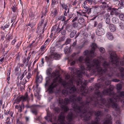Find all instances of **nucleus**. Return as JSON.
Here are the masks:
<instances>
[{"label":"nucleus","mask_w":124,"mask_h":124,"mask_svg":"<svg viewBox=\"0 0 124 124\" xmlns=\"http://www.w3.org/2000/svg\"><path fill=\"white\" fill-rule=\"evenodd\" d=\"M108 65V63L104 61L102 63V68L100 64H99V67H100L101 68V71L98 70L97 69H96L93 66L91 67L90 69L87 70L86 69L87 65H86V67L84 65H81V69H75V67H70L69 68V69L71 70V73L72 74H76L79 77H82V74H83L84 75H85L87 77H90L91 74L90 73H88L87 71L89 72L91 70V72L92 71L93 73H95L96 72V70L99 73V74H100V72H101L103 73H105V71L107 70L106 67H107Z\"/></svg>","instance_id":"7ed1b4c3"},{"label":"nucleus","mask_w":124,"mask_h":124,"mask_svg":"<svg viewBox=\"0 0 124 124\" xmlns=\"http://www.w3.org/2000/svg\"><path fill=\"white\" fill-rule=\"evenodd\" d=\"M77 33V31H76L74 30L72 31L70 34V36L71 38H73Z\"/></svg>","instance_id":"f704fd0d"},{"label":"nucleus","mask_w":124,"mask_h":124,"mask_svg":"<svg viewBox=\"0 0 124 124\" xmlns=\"http://www.w3.org/2000/svg\"><path fill=\"white\" fill-rule=\"evenodd\" d=\"M79 23L81 24H82V23H84L85 21V20L83 18L80 17L78 20Z\"/></svg>","instance_id":"ea45409f"},{"label":"nucleus","mask_w":124,"mask_h":124,"mask_svg":"<svg viewBox=\"0 0 124 124\" xmlns=\"http://www.w3.org/2000/svg\"><path fill=\"white\" fill-rule=\"evenodd\" d=\"M36 23L34 22H32L31 23H29L28 24V26H30L31 28H33V27L35 26L36 25Z\"/></svg>","instance_id":"a18cd8bd"},{"label":"nucleus","mask_w":124,"mask_h":124,"mask_svg":"<svg viewBox=\"0 0 124 124\" xmlns=\"http://www.w3.org/2000/svg\"><path fill=\"white\" fill-rule=\"evenodd\" d=\"M112 21L115 24H117L119 22V19L117 18L113 17L112 19Z\"/></svg>","instance_id":"e433bc0d"},{"label":"nucleus","mask_w":124,"mask_h":124,"mask_svg":"<svg viewBox=\"0 0 124 124\" xmlns=\"http://www.w3.org/2000/svg\"><path fill=\"white\" fill-rule=\"evenodd\" d=\"M92 9L93 10V13L95 14H97L98 13L99 8L96 6L93 7Z\"/></svg>","instance_id":"c9c22d12"},{"label":"nucleus","mask_w":124,"mask_h":124,"mask_svg":"<svg viewBox=\"0 0 124 124\" xmlns=\"http://www.w3.org/2000/svg\"><path fill=\"white\" fill-rule=\"evenodd\" d=\"M99 51L101 53L103 54L105 52V49L103 47H101L99 48Z\"/></svg>","instance_id":"3c124183"},{"label":"nucleus","mask_w":124,"mask_h":124,"mask_svg":"<svg viewBox=\"0 0 124 124\" xmlns=\"http://www.w3.org/2000/svg\"><path fill=\"white\" fill-rule=\"evenodd\" d=\"M114 86L113 85H111L109 86V88L107 89L109 93V96L111 97V98H113V96L112 95H111V96H110V93H112L113 92H114L113 91L114 89Z\"/></svg>","instance_id":"cd10ccee"},{"label":"nucleus","mask_w":124,"mask_h":124,"mask_svg":"<svg viewBox=\"0 0 124 124\" xmlns=\"http://www.w3.org/2000/svg\"><path fill=\"white\" fill-rule=\"evenodd\" d=\"M6 37L5 40L3 43V44H5V42H6V43H8V42L10 41L11 39H12L13 38L12 35H7Z\"/></svg>","instance_id":"4be33fe9"},{"label":"nucleus","mask_w":124,"mask_h":124,"mask_svg":"<svg viewBox=\"0 0 124 124\" xmlns=\"http://www.w3.org/2000/svg\"><path fill=\"white\" fill-rule=\"evenodd\" d=\"M53 114H51L49 111H47V117H49L50 118H51L52 117Z\"/></svg>","instance_id":"c03bdc74"},{"label":"nucleus","mask_w":124,"mask_h":124,"mask_svg":"<svg viewBox=\"0 0 124 124\" xmlns=\"http://www.w3.org/2000/svg\"><path fill=\"white\" fill-rule=\"evenodd\" d=\"M30 53H31V52H30L29 53V54L28 55V56L27 57V60L28 61L27 62H28L29 61V60L31 58V55H30Z\"/></svg>","instance_id":"338daca9"},{"label":"nucleus","mask_w":124,"mask_h":124,"mask_svg":"<svg viewBox=\"0 0 124 124\" xmlns=\"http://www.w3.org/2000/svg\"><path fill=\"white\" fill-rule=\"evenodd\" d=\"M94 115L97 117L102 116L103 115V113L101 111L98 110L95 111Z\"/></svg>","instance_id":"c85d7f7f"},{"label":"nucleus","mask_w":124,"mask_h":124,"mask_svg":"<svg viewBox=\"0 0 124 124\" xmlns=\"http://www.w3.org/2000/svg\"><path fill=\"white\" fill-rule=\"evenodd\" d=\"M54 110L57 113H58L60 111V109L58 107H55L54 108Z\"/></svg>","instance_id":"09e8293b"},{"label":"nucleus","mask_w":124,"mask_h":124,"mask_svg":"<svg viewBox=\"0 0 124 124\" xmlns=\"http://www.w3.org/2000/svg\"><path fill=\"white\" fill-rule=\"evenodd\" d=\"M90 53L89 51L88 50L85 51L83 53L84 55L86 56L85 59L86 65H87L86 69H90L91 67L93 66L97 69L98 70L101 71V68L100 67H99V64L101 63L100 60L95 59L92 61V59L93 57L90 55Z\"/></svg>","instance_id":"423d86ee"},{"label":"nucleus","mask_w":124,"mask_h":124,"mask_svg":"<svg viewBox=\"0 0 124 124\" xmlns=\"http://www.w3.org/2000/svg\"><path fill=\"white\" fill-rule=\"evenodd\" d=\"M62 80V78L60 75L54 78L52 80V82L51 85L49 86L48 88V90L50 93H53V89L57 85V81L59 83L61 82Z\"/></svg>","instance_id":"1a4fd4ad"},{"label":"nucleus","mask_w":124,"mask_h":124,"mask_svg":"<svg viewBox=\"0 0 124 124\" xmlns=\"http://www.w3.org/2000/svg\"><path fill=\"white\" fill-rule=\"evenodd\" d=\"M86 9H85L84 11L86 12V13L88 14V15H89L91 13V8H87Z\"/></svg>","instance_id":"58836bf2"},{"label":"nucleus","mask_w":124,"mask_h":124,"mask_svg":"<svg viewBox=\"0 0 124 124\" xmlns=\"http://www.w3.org/2000/svg\"><path fill=\"white\" fill-rule=\"evenodd\" d=\"M66 17L62 15L59 16L58 19L62 21H64V23L66 20Z\"/></svg>","instance_id":"473e14b6"},{"label":"nucleus","mask_w":124,"mask_h":124,"mask_svg":"<svg viewBox=\"0 0 124 124\" xmlns=\"http://www.w3.org/2000/svg\"><path fill=\"white\" fill-rule=\"evenodd\" d=\"M70 47H69L68 46H66L64 48V51L65 54H66L67 53H70Z\"/></svg>","instance_id":"2f4dec72"},{"label":"nucleus","mask_w":124,"mask_h":124,"mask_svg":"<svg viewBox=\"0 0 124 124\" xmlns=\"http://www.w3.org/2000/svg\"><path fill=\"white\" fill-rule=\"evenodd\" d=\"M73 14H72L71 13H68V18L64 23V24H66L70 20L72 19L74 17H73Z\"/></svg>","instance_id":"b1692460"},{"label":"nucleus","mask_w":124,"mask_h":124,"mask_svg":"<svg viewBox=\"0 0 124 124\" xmlns=\"http://www.w3.org/2000/svg\"><path fill=\"white\" fill-rule=\"evenodd\" d=\"M71 41V39H67L65 41V44L66 45H67L70 43Z\"/></svg>","instance_id":"680f3d73"},{"label":"nucleus","mask_w":124,"mask_h":124,"mask_svg":"<svg viewBox=\"0 0 124 124\" xmlns=\"http://www.w3.org/2000/svg\"><path fill=\"white\" fill-rule=\"evenodd\" d=\"M109 93L107 89H104L103 91L101 92L99 90H96L95 91V95L92 96H87L86 97L87 101L89 102V106L90 108L92 111L93 113V108L95 107L98 108H104V110L106 112H107L108 111V108L106 106V104L108 102L107 99H106L102 97L103 95H109Z\"/></svg>","instance_id":"f03ea898"},{"label":"nucleus","mask_w":124,"mask_h":124,"mask_svg":"<svg viewBox=\"0 0 124 124\" xmlns=\"http://www.w3.org/2000/svg\"><path fill=\"white\" fill-rule=\"evenodd\" d=\"M96 35L99 36L104 34L105 31L103 29H97L96 30Z\"/></svg>","instance_id":"6ab92c4d"},{"label":"nucleus","mask_w":124,"mask_h":124,"mask_svg":"<svg viewBox=\"0 0 124 124\" xmlns=\"http://www.w3.org/2000/svg\"><path fill=\"white\" fill-rule=\"evenodd\" d=\"M109 9L111 10L110 12V14L111 15H115L116 16H119L120 13L118 12V10L115 8H113L112 9L111 8H110Z\"/></svg>","instance_id":"f3484780"},{"label":"nucleus","mask_w":124,"mask_h":124,"mask_svg":"<svg viewBox=\"0 0 124 124\" xmlns=\"http://www.w3.org/2000/svg\"><path fill=\"white\" fill-rule=\"evenodd\" d=\"M119 26L120 27V29L122 30L124 29V24L121 22L119 23Z\"/></svg>","instance_id":"de8ad7c7"},{"label":"nucleus","mask_w":124,"mask_h":124,"mask_svg":"<svg viewBox=\"0 0 124 124\" xmlns=\"http://www.w3.org/2000/svg\"><path fill=\"white\" fill-rule=\"evenodd\" d=\"M36 75V82L39 83H41L43 79V78L42 76L41 75L38 76Z\"/></svg>","instance_id":"bb28decb"},{"label":"nucleus","mask_w":124,"mask_h":124,"mask_svg":"<svg viewBox=\"0 0 124 124\" xmlns=\"http://www.w3.org/2000/svg\"><path fill=\"white\" fill-rule=\"evenodd\" d=\"M26 73L27 72H26V71L24 70L23 73L22 74V75L20 78V80H22L24 76L26 74Z\"/></svg>","instance_id":"8fccbe9b"},{"label":"nucleus","mask_w":124,"mask_h":124,"mask_svg":"<svg viewBox=\"0 0 124 124\" xmlns=\"http://www.w3.org/2000/svg\"><path fill=\"white\" fill-rule=\"evenodd\" d=\"M73 116V114L72 112H70L69 113L67 116V119L69 122H70L72 121Z\"/></svg>","instance_id":"aec40b11"},{"label":"nucleus","mask_w":124,"mask_h":124,"mask_svg":"<svg viewBox=\"0 0 124 124\" xmlns=\"http://www.w3.org/2000/svg\"><path fill=\"white\" fill-rule=\"evenodd\" d=\"M82 11L81 12L79 11H77L76 12L77 14V16H82Z\"/></svg>","instance_id":"5fc2aeb1"},{"label":"nucleus","mask_w":124,"mask_h":124,"mask_svg":"<svg viewBox=\"0 0 124 124\" xmlns=\"http://www.w3.org/2000/svg\"><path fill=\"white\" fill-rule=\"evenodd\" d=\"M122 86L121 84H118L116 85V89L117 90L120 91L122 89Z\"/></svg>","instance_id":"a19ab883"},{"label":"nucleus","mask_w":124,"mask_h":124,"mask_svg":"<svg viewBox=\"0 0 124 124\" xmlns=\"http://www.w3.org/2000/svg\"><path fill=\"white\" fill-rule=\"evenodd\" d=\"M67 89L70 91L69 93L71 95V93H75L76 91V89L75 85H72L70 86L67 87ZM72 94L76 95L77 96L76 94Z\"/></svg>","instance_id":"dca6fc26"},{"label":"nucleus","mask_w":124,"mask_h":124,"mask_svg":"<svg viewBox=\"0 0 124 124\" xmlns=\"http://www.w3.org/2000/svg\"><path fill=\"white\" fill-rule=\"evenodd\" d=\"M52 70L51 68H49L47 69L46 71L47 74L48 76H50L52 78H54L55 77H57L58 75H60L59 72L58 70H55L51 74Z\"/></svg>","instance_id":"9b49d317"},{"label":"nucleus","mask_w":124,"mask_h":124,"mask_svg":"<svg viewBox=\"0 0 124 124\" xmlns=\"http://www.w3.org/2000/svg\"><path fill=\"white\" fill-rule=\"evenodd\" d=\"M59 26H58V27H57L56 26H53L51 29V31L52 32L54 31H55L57 33L61 31V28L59 27Z\"/></svg>","instance_id":"5701e85b"},{"label":"nucleus","mask_w":124,"mask_h":124,"mask_svg":"<svg viewBox=\"0 0 124 124\" xmlns=\"http://www.w3.org/2000/svg\"><path fill=\"white\" fill-rule=\"evenodd\" d=\"M62 93L63 96H66L68 95V92L67 90L63 89L62 90Z\"/></svg>","instance_id":"4c0bfd02"},{"label":"nucleus","mask_w":124,"mask_h":124,"mask_svg":"<svg viewBox=\"0 0 124 124\" xmlns=\"http://www.w3.org/2000/svg\"><path fill=\"white\" fill-rule=\"evenodd\" d=\"M29 100V97L28 94L26 92L24 96L22 95L21 96L18 97L15 101L16 103L18 104L22 100L23 101H24L27 100Z\"/></svg>","instance_id":"9d476101"},{"label":"nucleus","mask_w":124,"mask_h":124,"mask_svg":"<svg viewBox=\"0 0 124 124\" xmlns=\"http://www.w3.org/2000/svg\"><path fill=\"white\" fill-rule=\"evenodd\" d=\"M73 4H72V5L73 6L75 7V8L76 9H77V7L76 6H76V5L77 3V2L76 1H75L74 2H72Z\"/></svg>","instance_id":"69168bd1"},{"label":"nucleus","mask_w":124,"mask_h":124,"mask_svg":"<svg viewBox=\"0 0 124 124\" xmlns=\"http://www.w3.org/2000/svg\"><path fill=\"white\" fill-rule=\"evenodd\" d=\"M21 70L20 68L17 65L15 69V72H17L19 70Z\"/></svg>","instance_id":"bf43d9fd"},{"label":"nucleus","mask_w":124,"mask_h":124,"mask_svg":"<svg viewBox=\"0 0 124 124\" xmlns=\"http://www.w3.org/2000/svg\"><path fill=\"white\" fill-rule=\"evenodd\" d=\"M118 69L120 72L116 73V76L123 79H124V72H123L124 69L123 67L120 66L119 67Z\"/></svg>","instance_id":"4468645a"},{"label":"nucleus","mask_w":124,"mask_h":124,"mask_svg":"<svg viewBox=\"0 0 124 124\" xmlns=\"http://www.w3.org/2000/svg\"><path fill=\"white\" fill-rule=\"evenodd\" d=\"M104 62L108 63L107 67H106L107 70L105 73H103L102 72H100L99 74V80H101L102 83H104L103 84V85H108L110 84V82L108 79L115 74V71H113L112 69L110 68L109 63H108L107 61Z\"/></svg>","instance_id":"39448f33"},{"label":"nucleus","mask_w":124,"mask_h":124,"mask_svg":"<svg viewBox=\"0 0 124 124\" xmlns=\"http://www.w3.org/2000/svg\"><path fill=\"white\" fill-rule=\"evenodd\" d=\"M5 36L4 35H2L1 36L0 40L1 41H3L4 39Z\"/></svg>","instance_id":"774afa93"},{"label":"nucleus","mask_w":124,"mask_h":124,"mask_svg":"<svg viewBox=\"0 0 124 124\" xmlns=\"http://www.w3.org/2000/svg\"><path fill=\"white\" fill-rule=\"evenodd\" d=\"M34 73V74H36V75H38L39 73L38 71V70L37 69H34V71H33L32 72V74H33Z\"/></svg>","instance_id":"4d7b16f0"},{"label":"nucleus","mask_w":124,"mask_h":124,"mask_svg":"<svg viewBox=\"0 0 124 124\" xmlns=\"http://www.w3.org/2000/svg\"><path fill=\"white\" fill-rule=\"evenodd\" d=\"M55 4H51L50 6V9L51 10L53 11L54 9H55V8H55Z\"/></svg>","instance_id":"6e6d98bb"},{"label":"nucleus","mask_w":124,"mask_h":124,"mask_svg":"<svg viewBox=\"0 0 124 124\" xmlns=\"http://www.w3.org/2000/svg\"><path fill=\"white\" fill-rule=\"evenodd\" d=\"M48 22L47 20L45 19V17L43 19H42L41 21L39 23V25L40 26H42V24H44V25L43 27V32L42 33H44V31L45 29V27L46 26L47 23Z\"/></svg>","instance_id":"ddd939ff"},{"label":"nucleus","mask_w":124,"mask_h":124,"mask_svg":"<svg viewBox=\"0 0 124 124\" xmlns=\"http://www.w3.org/2000/svg\"><path fill=\"white\" fill-rule=\"evenodd\" d=\"M59 104L61 105L60 106L61 108L62 109V110L64 112H67L69 110V108L67 105H63L64 104V101L62 98H59Z\"/></svg>","instance_id":"f8f14e48"},{"label":"nucleus","mask_w":124,"mask_h":124,"mask_svg":"<svg viewBox=\"0 0 124 124\" xmlns=\"http://www.w3.org/2000/svg\"><path fill=\"white\" fill-rule=\"evenodd\" d=\"M31 111L35 115H37L38 111V107L37 106L34 105L31 107Z\"/></svg>","instance_id":"a211bd4d"},{"label":"nucleus","mask_w":124,"mask_h":124,"mask_svg":"<svg viewBox=\"0 0 124 124\" xmlns=\"http://www.w3.org/2000/svg\"><path fill=\"white\" fill-rule=\"evenodd\" d=\"M32 76V75L31 73V71H29V72L28 73V74L26 76V78L27 79V80L26 79V78H24V80L25 81V83H27L28 81H29V80L30 78Z\"/></svg>","instance_id":"c756f323"},{"label":"nucleus","mask_w":124,"mask_h":124,"mask_svg":"<svg viewBox=\"0 0 124 124\" xmlns=\"http://www.w3.org/2000/svg\"><path fill=\"white\" fill-rule=\"evenodd\" d=\"M82 99V97L81 96L77 97L76 95L71 94L69 96V98H66L64 99V104L66 105L70 102H73L72 107L77 113L76 117L88 121L91 118L93 111L89 106V102L87 100L85 101L81 102Z\"/></svg>","instance_id":"f257e3e1"},{"label":"nucleus","mask_w":124,"mask_h":124,"mask_svg":"<svg viewBox=\"0 0 124 124\" xmlns=\"http://www.w3.org/2000/svg\"><path fill=\"white\" fill-rule=\"evenodd\" d=\"M109 28L111 32H114L116 30V27L115 25L112 24H110L109 26Z\"/></svg>","instance_id":"393cba45"},{"label":"nucleus","mask_w":124,"mask_h":124,"mask_svg":"<svg viewBox=\"0 0 124 124\" xmlns=\"http://www.w3.org/2000/svg\"><path fill=\"white\" fill-rule=\"evenodd\" d=\"M110 96L112 95L113 98H111L108 100V102L106 104L108 108L111 107L115 108V110L120 114L121 111L120 108L116 101L120 100L122 103H124V99L121 100V98H124V91H117L116 94L115 92H113L110 93Z\"/></svg>","instance_id":"20e7f679"},{"label":"nucleus","mask_w":124,"mask_h":124,"mask_svg":"<svg viewBox=\"0 0 124 124\" xmlns=\"http://www.w3.org/2000/svg\"><path fill=\"white\" fill-rule=\"evenodd\" d=\"M119 16L120 20L124 21V15L122 14H120Z\"/></svg>","instance_id":"49530a36"},{"label":"nucleus","mask_w":124,"mask_h":124,"mask_svg":"<svg viewBox=\"0 0 124 124\" xmlns=\"http://www.w3.org/2000/svg\"><path fill=\"white\" fill-rule=\"evenodd\" d=\"M54 10V11L53 12L52 11L51 12L52 13H53L54 15V16H55L57 15L58 11L57 8H55V9Z\"/></svg>","instance_id":"37998d69"},{"label":"nucleus","mask_w":124,"mask_h":124,"mask_svg":"<svg viewBox=\"0 0 124 124\" xmlns=\"http://www.w3.org/2000/svg\"><path fill=\"white\" fill-rule=\"evenodd\" d=\"M79 81H78L77 85L78 86L81 85V86L78 89L79 92L82 93V96H87V94L89 92L87 88L86 87V83L85 82L83 83L81 80H79Z\"/></svg>","instance_id":"6e6552de"},{"label":"nucleus","mask_w":124,"mask_h":124,"mask_svg":"<svg viewBox=\"0 0 124 124\" xmlns=\"http://www.w3.org/2000/svg\"><path fill=\"white\" fill-rule=\"evenodd\" d=\"M58 0H52L51 4L56 5L58 3Z\"/></svg>","instance_id":"052dcab7"},{"label":"nucleus","mask_w":124,"mask_h":124,"mask_svg":"<svg viewBox=\"0 0 124 124\" xmlns=\"http://www.w3.org/2000/svg\"><path fill=\"white\" fill-rule=\"evenodd\" d=\"M110 68H111L112 70L115 71V73L116 72L117 67L119 66V63L120 65H124V63L123 61H121L119 62L117 56L116 54L114 52H112L110 54V58L109 60Z\"/></svg>","instance_id":"0eeeda50"},{"label":"nucleus","mask_w":124,"mask_h":124,"mask_svg":"<svg viewBox=\"0 0 124 124\" xmlns=\"http://www.w3.org/2000/svg\"><path fill=\"white\" fill-rule=\"evenodd\" d=\"M107 38L109 40H112L113 39V36L110 32H108L106 35Z\"/></svg>","instance_id":"a878e982"},{"label":"nucleus","mask_w":124,"mask_h":124,"mask_svg":"<svg viewBox=\"0 0 124 124\" xmlns=\"http://www.w3.org/2000/svg\"><path fill=\"white\" fill-rule=\"evenodd\" d=\"M60 7L63 9H64L65 11H67V12L68 13L70 10L69 7L67 5V4H65L64 1L62 2H60Z\"/></svg>","instance_id":"2eb2a0df"},{"label":"nucleus","mask_w":124,"mask_h":124,"mask_svg":"<svg viewBox=\"0 0 124 124\" xmlns=\"http://www.w3.org/2000/svg\"><path fill=\"white\" fill-rule=\"evenodd\" d=\"M88 14L86 12H82V17L84 16L87 18L88 17Z\"/></svg>","instance_id":"13d9d810"},{"label":"nucleus","mask_w":124,"mask_h":124,"mask_svg":"<svg viewBox=\"0 0 124 124\" xmlns=\"http://www.w3.org/2000/svg\"><path fill=\"white\" fill-rule=\"evenodd\" d=\"M46 44H44V45L42 46L40 48V49H41V51H44L45 49V48L46 47Z\"/></svg>","instance_id":"864d4df0"},{"label":"nucleus","mask_w":124,"mask_h":124,"mask_svg":"<svg viewBox=\"0 0 124 124\" xmlns=\"http://www.w3.org/2000/svg\"><path fill=\"white\" fill-rule=\"evenodd\" d=\"M95 88L97 89L101 87V86L100 84H96L95 85Z\"/></svg>","instance_id":"0e129e2a"},{"label":"nucleus","mask_w":124,"mask_h":124,"mask_svg":"<svg viewBox=\"0 0 124 124\" xmlns=\"http://www.w3.org/2000/svg\"><path fill=\"white\" fill-rule=\"evenodd\" d=\"M9 23H6V24L4 26H1L0 27V29L3 30H4L8 28L9 26Z\"/></svg>","instance_id":"72a5a7b5"},{"label":"nucleus","mask_w":124,"mask_h":124,"mask_svg":"<svg viewBox=\"0 0 124 124\" xmlns=\"http://www.w3.org/2000/svg\"><path fill=\"white\" fill-rule=\"evenodd\" d=\"M102 23H99L97 26V29H102L101 27L102 26Z\"/></svg>","instance_id":"e2e57ef3"},{"label":"nucleus","mask_w":124,"mask_h":124,"mask_svg":"<svg viewBox=\"0 0 124 124\" xmlns=\"http://www.w3.org/2000/svg\"><path fill=\"white\" fill-rule=\"evenodd\" d=\"M96 48L94 47H92L91 50L89 51V55L90 56H92L93 57H95L96 55V54L94 52Z\"/></svg>","instance_id":"412c9836"},{"label":"nucleus","mask_w":124,"mask_h":124,"mask_svg":"<svg viewBox=\"0 0 124 124\" xmlns=\"http://www.w3.org/2000/svg\"><path fill=\"white\" fill-rule=\"evenodd\" d=\"M42 31H43V29L42 30V31H40V32L41 33H40V34L39 36L38 37V38H39V39H42L44 37V35L43 34L44 33H42V32H43Z\"/></svg>","instance_id":"79ce46f5"},{"label":"nucleus","mask_w":124,"mask_h":124,"mask_svg":"<svg viewBox=\"0 0 124 124\" xmlns=\"http://www.w3.org/2000/svg\"><path fill=\"white\" fill-rule=\"evenodd\" d=\"M72 27L69 24H67L66 25L65 29L66 30L69 32H70L72 30Z\"/></svg>","instance_id":"7c9ffc66"},{"label":"nucleus","mask_w":124,"mask_h":124,"mask_svg":"<svg viewBox=\"0 0 124 124\" xmlns=\"http://www.w3.org/2000/svg\"><path fill=\"white\" fill-rule=\"evenodd\" d=\"M105 22L106 24H109V25L110 24V18L108 17H107L106 19Z\"/></svg>","instance_id":"603ef678"}]
</instances>
